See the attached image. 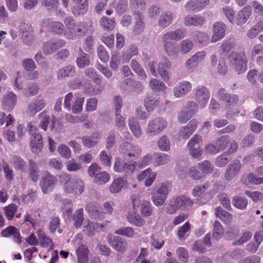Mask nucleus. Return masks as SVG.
<instances>
[{"instance_id": "obj_1", "label": "nucleus", "mask_w": 263, "mask_h": 263, "mask_svg": "<svg viewBox=\"0 0 263 263\" xmlns=\"http://www.w3.org/2000/svg\"><path fill=\"white\" fill-rule=\"evenodd\" d=\"M64 23L66 27L64 33L66 38L69 40L81 39L89 32V26L85 22H75L71 16L66 17Z\"/></svg>"}, {"instance_id": "obj_2", "label": "nucleus", "mask_w": 263, "mask_h": 263, "mask_svg": "<svg viewBox=\"0 0 263 263\" xmlns=\"http://www.w3.org/2000/svg\"><path fill=\"white\" fill-rule=\"evenodd\" d=\"M186 33L185 29L180 28L173 31H168L164 34L163 36L164 48L169 57L175 58L179 51L178 44L170 40H180L185 36Z\"/></svg>"}, {"instance_id": "obj_3", "label": "nucleus", "mask_w": 263, "mask_h": 263, "mask_svg": "<svg viewBox=\"0 0 263 263\" xmlns=\"http://www.w3.org/2000/svg\"><path fill=\"white\" fill-rule=\"evenodd\" d=\"M60 181L63 183L64 191L66 194L81 195L84 190V184L80 179H71L68 173L62 174L59 176Z\"/></svg>"}, {"instance_id": "obj_4", "label": "nucleus", "mask_w": 263, "mask_h": 263, "mask_svg": "<svg viewBox=\"0 0 263 263\" xmlns=\"http://www.w3.org/2000/svg\"><path fill=\"white\" fill-rule=\"evenodd\" d=\"M171 190V184L167 182L156 186L152 193V199L154 204L157 206L163 205Z\"/></svg>"}, {"instance_id": "obj_5", "label": "nucleus", "mask_w": 263, "mask_h": 263, "mask_svg": "<svg viewBox=\"0 0 263 263\" xmlns=\"http://www.w3.org/2000/svg\"><path fill=\"white\" fill-rule=\"evenodd\" d=\"M230 65L238 74L247 69L248 59L245 51L232 52L229 57Z\"/></svg>"}, {"instance_id": "obj_6", "label": "nucleus", "mask_w": 263, "mask_h": 263, "mask_svg": "<svg viewBox=\"0 0 263 263\" xmlns=\"http://www.w3.org/2000/svg\"><path fill=\"white\" fill-rule=\"evenodd\" d=\"M230 143V136H222L217 138L215 144L209 143L205 147V152L209 154H216L224 151Z\"/></svg>"}, {"instance_id": "obj_7", "label": "nucleus", "mask_w": 263, "mask_h": 263, "mask_svg": "<svg viewBox=\"0 0 263 263\" xmlns=\"http://www.w3.org/2000/svg\"><path fill=\"white\" fill-rule=\"evenodd\" d=\"M167 126L165 120L162 118L157 117L149 121L148 123L146 133L149 136H155L164 130Z\"/></svg>"}, {"instance_id": "obj_8", "label": "nucleus", "mask_w": 263, "mask_h": 263, "mask_svg": "<svg viewBox=\"0 0 263 263\" xmlns=\"http://www.w3.org/2000/svg\"><path fill=\"white\" fill-rule=\"evenodd\" d=\"M137 166V163L135 161L125 162L120 158H117L114 162V170L116 172L129 176L134 173Z\"/></svg>"}, {"instance_id": "obj_9", "label": "nucleus", "mask_w": 263, "mask_h": 263, "mask_svg": "<svg viewBox=\"0 0 263 263\" xmlns=\"http://www.w3.org/2000/svg\"><path fill=\"white\" fill-rule=\"evenodd\" d=\"M29 132L31 136L30 146L33 153H37L41 151L43 147L42 136L34 126H30Z\"/></svg>"}, {"instance_id": "obj_10", "label": "nucleus", "mask_w": 263, "mask_h": 263, "mask_svg": "<svg viewBox=\"0 0 263 263\" xmlns=\"http://www.w3.org/2000/svg\"><path fill=\"white\" fill-rule=\"evenodd\" d=\"M195 100L200 108L206 106L210 97L208 88L204 86H198L195 89Z\"/></svg>"}, {"instance_id": "obj_11", "label": "nucleus", "mask_w": 263, "mask_h": 263, "mask_svg": "<svg viewBox=\"0 0 263 263\" xmlns=\"http://www.w3.org/2000/svg\"><path fill=\"white\" fill-rule=\"evenodd\" d=\"M120 151L129 157L137 158L142 150L139 145H135L130 142L122 143L119 148Z\"/></svg>"}, {"instance_id": "obj_12", "label": "nucleus", "mask_w": 263, "mask_h": 263, "mask_svg": "<svg viewBox=\"0 0 263 263\" xmlns=\"http://www.w3.org/2000/svg\"><path fill=\"white\" fill-rule=\"evenodd\" d=\"M20 29L23 42L27 45H31L33 40V31L30 25L25 22H21Z\"/></svg>"}, {"instance_id": "obj_13", "label": "nucleus", "mask_w": 263, "mask_h": 263, "mask_svg": "<svg viewBox=\"0 0 263 263\" xmlns=\"http://www.w3.org/2000/svg\"><path fill=\"white\" fill-rule=\"evenodd\" d=\"M65 42L63 40H53L45 42L43 46V50L45 54H50L63 47Z\"/></svg>"}, {"instance_id": "obj_14", "label": "nucleus", "mask_w": 263, "mask_h": 263, "mask_svg": "<svg viewBox=\"0 0 263 263\" xmlns=\"http://www.w3.org/2000/svg\"><path fill=\"white\" fill-rule=\"evenodd\" d=\"M218 96L220 101L225 104L227 107L233 106L236 105L238 101L237 95L227 93L223 88L219 89L218 92Z\"/></svg>"}, {"instance_id": "obj_15", "label": "nucleus", "mask_w": 263, "mask_h": 263, "mask_svg": "<svg viewBox=\"0 0 263 263\" xmlns=\"http://www.w3.org/2000/svg\"><path fill=\"white\" fill-rule=\"evenodd\" d=\"M85 210L91 218L101 220L104 218V213L102 212L101 207L96 202L88 203L85 207Z\"/></svg>"}, {"instance_id": "obj_16", "label": "nucleus", "mask_w": 263, "mask_h": 263, "mask_svg": "<svg viewBox=\"0 0 263 263\" xmlns=\"http://www.w3.org/2000/svg\"><path fill=\"white\" fill-rule=\"evenodd\" d=\"M192 88L191 83L187 81L179 82L174 88L173 93L177 98H181L189 93Z\"/></svg>"}, {"instance_id": "obj_17", "label": "nucleus", "mask_w": 263, "mask_h": 263, "mask_svg": "<svg viewBox=\"0 0 263 263\" xmlns=\"http://www.w3.org/2000/svg\"><path fill=\"white\" fill-rule=\"evenodd\" d=\"M57 181L55 177L49 173H46L45 176L41 182V187L44 194L51 192L54 188V184Z\"/></svg>"}, {"instance_id": "obj_18", "label": "nucleus", "mask_w": 263, "mask_h": 263, "mask_svg": "<svg viewBox=\"0 0 263 263\" xmlns=\"http://www.w3.org/2000/svg\"><path fill=\"white\" fill-rule=\"evenodd\" d=\"M206 55L204 51L196 52L191 57L185 62V66L188 70L192 69L197 66L199 63L202 62Z\"/></svg>"}, {"instance_id": "obj_19", "label": "nucleus", "mask_w": 263, "mask_h": 263, "mask_svg": "<svg viewBox=\"0 0 263 263\" xmlns=\"http://www.w3.org/2000/svg\"><path fill=\"white\" fill-rule=\"evenodd\" d=\"M241 167V164L239 160H235L230 163L224 174V177L227 180H231L234 178L239 172Z\"/></svg>"}, {"instance_id": "obj_20", "label": "nucleus", "mask_w": 263, "mask_h": 263, "mask_svg": "<svg viewBox=\"0 0 263 263\" xmlns=\"http://www.w3.org/2000/svg\"><path fill=\"white\" fill-rule=\"evenodd\" d=\"M227 27L221 22H217L213 26L214 34L211 38L212 42H216L225 35Z\"/></svg>"}, {"instance_id": "obj_21", "label": "nucleus", "mask_w": 263, "mask_h": 263, "mask_svg": "<svg viewBox=\"0 0 263 263\" xmlns=\"http://www.w3.org/2000/svg\"><path fill=\"white\" fill-rule=\"evenodd\" d=\"M110 246L116 251L119 252L125 251L127 247V242L124 238L118 236H114L110 239Z\"/></svg>"}, {"instance_id": "obj_22", "label": "nucleus", "mask_w": 263, "mask_h": 263, "mask_svg": "<svg viewBox=\"0 0 263 263\" xmlns=\"http://www.w3.org/2000/svg\"><path fill=\"white\" fill-rule=\"evenodd\" d=\"M43 25L46 26L49 31L58 35L62 34L64 31V26L63 24L60 22L46 20L43 22Z\"/></svg>"}, {"instance_id": "obj_23", "label": "nucleus", "mask_w": 263, "mask_h": 263, "mask_svg": "<svg viewBox=\"0 0 263 263\" xmlns=\"http://www.w3.org/2000/svg\"><path fill=\"white\" fill-rule=\"evenodd\" d=\"M16 103V96L10 91L3 98L2 104L5 110L10 111L13 109Z\"/></svg>"}, {"instance_id": "obj_24", "label": "nucleus", "mask_w": 263, "mask_h": 263, "mask_svg": "<svg viewBox=\"0 0 263 263\" xmlns=\"http://www.w3.org/2000/svg\"><path fill=\"white\" fill-rule=\"evenodd\" d=\"M171 66V63L168 59H164L163 61L159 63L158 67V72L161 78L165 82L170 79L168 69Z\"/></svg>"}, {"instance_id": "obj_25", "label": "nucleus", "mask_w": 263, "mask_h": 263, "mask_svg": "<svg viewBox=\"0 0 263 263\" xmlns=\"http://www.w3.org/2000/svg\"><path fill=\"white\" fill-rule=\"evenodd\" d=\"M174 201L176 208L178 209H189L192 207L194 204V202L191 199L184 195L177 196L175 198Z\"/></svg>"}, {"instance_id": "obj_26", "label": "nucleus", "mask_w": 263, "mask_h": 263, "mask_svg": "<svg viewBox=\"0 0 263 263\" xmlns=\"http://www.w3.org/2000/svg\"><path fill=\"white\" fill-rule=\"evenodd\" d=\"M197 121L191 120L185 126L182 127L180 131V136L183 139H188L197 128Z\"/></svg>"}, {"instance_id": "obj_27", "label": "nucleus", "mask_w": 263, "mask_h": 263, "mask_svg": "<svg viewBox=\"0 0 263 263\" xmlns=\"http://www.w3.org/2000/svg\"><path fill=\"white\" fill-rule=\"evenodd\" d=\"M159 103L158 96L154 93H147L144 100V106L148 111L154 109Z\"/></svg>"}, {"instance_id": "obj_28", "label": "nucleus", "mask_w": 263, "mask_h": 263, "mask_svg": "<svg viewBox=\"0 0 263 263\" xmlns=\"http://www.w3.org/2000/svg\"><path fill=\"white\" fill-rule=\"evenodd\" d=\"M205 20L203 16L197 15H186L183 20L184 24L186 26H201L205 23Z\"/></svg>"}, {"instance_id": "obj_29", "label": "nucleus", "mask_w": 263, "mask_h": 263, "mask_svg": "<svg viewBox=\"0 0 263 263\" xmlns=\"http://www.w3.org/2000/svg\"><path fill=\"white\" fill-rule=\"evenodd\" d=\"M75 68L73 65H67L60 69L58 72V79L63 80L68 77H73L75 73Z\"/></svg>"}, {"instance_id": "obj_30", "label": "nucleus", "mask_w": 263, "mask_h": 263, "mask_svg": "<svg viewBox=\"0 0 263 263\" xmlns=\"http://www.w3.org/2000/svg\"><path fill=\"white\" fill-rule=\"evenodd\" d=\"M89 250L85 245L79 246L77 251L76 254L78 257V263H86L88 259Z\"/></svg>"}, {"instance_id": "obj_31", "label": "nucleus", "mask_w": 263, "mask_h": 263, "mask_svg": "<svg viewBox=\"0 0 263 263\" xmlns=\"http://www.w3.org/2000/svg\"><path fill=\"white\" fill-rule=\"evenodd\" d=\"M29 176L31 180L36 182L39 177V170L37 163L32 159L29 160Z\"/></svg>"}, {"instance_id": "obj_32", "label": "nucleus", "mask_w": 263, "mask_h": 263, "mask_svg": "<svg viewBox=\"0 0 263 263\" xmlns=\"http://www.w3.org/2000/svg\"><path fill=\"white\" fill-rule=\"evenodd\" d=\"M251 14V7L246 6L239 13L236 18L237 24L238 25L245 24Z\"/></svg>"}, {"instance_id": "obj_33", "label": "nucleus", "mask_w": 263, "mask_h": 263, "mask_svg": "<svg viewBox=\"0 0 263 263\" xmlns=\"http://www.w3.org/2000/svg\"><path fill=\"white\" fill-rule=\"evenodd\" d=\"M173 18L174 15L171 11L164 12L159 17L158 25L161 28H165L172 23Z\"/></svg>"}, {"instance_id": "obj_34", "label": "nucleus", "mask_w": 263, "mask_h": 263, "mask_svg": "<svg viewBox=\"0 0 263 263\" xmlns=\"http://www.w3.org/2000/svg\"><path fill=\"white\" fill-rule=\"evenodd\" d=\"M134 15L136 22L134 27L133 32L135 34L141 33L144 29V24L143 23V16L139 11L134 12Z\"/></svg>"}, {"instance_id": "obj_35", "label": "nucleus", "mask_w": 263, "mask_h": 263, "mask_svg": "<svg viewBox=\"0 0 263 263\" xmlns=\"http://www.w3.org/2000/svg\"><path fill=\"white\" fill-rule=\"evenodd\" d=\"M37 235L40 241L41 246L44 248L50 247L51 249H53L54 244L51 239L47 236L43 230L40 229L37 232Z\"/></svg>"}, {"instance_id": "obj_36", "label": "nucleus", "mask_w": 263, "mask_h": 263, "mask_svg": "<svg viewBox=\"0 0 263 263\" xmlns=\"http://www.w3.org/2000/svg\"><path fill=\"white\" fill-rule=\"evenodd\" d=\"M77 66L80 68H84L90 64L89 56L80 48L79 51L78 57L76 60Z\"/></svg>"}, {"instance_id": "obj_37", "label": "nucleus", "mask_w": 263, "mask_h": 263, "mask_svg": "<svg viewBox=\"0 0 263 263\" xmlns=\"http://www.w3.org/2000/svg\"><path fill=\"white\" fill-rule=\"evenodd\" d=\"M45 101L43 99H37L28 105V111L32 114H35L41 110L45 106Z\"/></svg>"}, {"instance_id": "obj_38", "label": "nucleus", "mask_w": 263, "mask_h": 263, "mask_svg": "<svg viewBox=\"0 0 263 263\" xmlns=\"http://www.w3.org/2000/svg\"><path fill=\"white\" fill-rule=\"evenodd\" d=\"M216 216L221 219L225 223H229L232 221V215L228 212L224 210L221 206L215 209Z\"/></svg>"}, {"instance_id": "obj_39", "label": "nucleus", "mask_w": 263, "mask_h": 263, "mask_svg": "<svg viewBox=\"0 0 263 263\" xmlns=\"http://www.w3.org/2000/svg\"><path fill=\"white\" fill-rule=\"evenodd\" d=\"M127 220L130 224L139 227L143 226L145 223L144 219L135 212L128 213Z\"/></svg>"}, {"instance_id": "obj_40", "label": "nucleus", "mask_w": 263, "mask_h": 263, "mask_svg": "<svg viewBox=\"0 0 263 263\" xmlns=\"http://www.w3.org/2000/svg\"><path fill=\"white\" fill-rule=\"evenodd\" d=\"M128 125L134 135L137 138H140L141 136L142 132L138 121L134 117H130L128 119Z\"/></svg>"}, {"instance_id": "obj_41", "label": "nucleus", "mask_w": 263, "mask_h": 263, "mask_svg": "<svg viewBox=\"0 0 263 263\" xmlns=\"http://www.w3.org/2000/svg\"><path fill=\"white\" fill-rule=\"evenodd\" d=\"M103 228L102 224H99L97 222H89L85 226L83 229L84 233L88 236H92L94 235L95 232L98 230H101Z\"/></svg>"}, {"instance_id": "obj_42", "label": "nucleus", "mask_w": 263, "mask_h": 263, "mask_svg": "<svg viewBox=\"0 0 263 263\" xmlns=\"http://www.w3.org/2000/svg\"><path fill=\"white\" fill-rule=\"evenodd\" d=\"M88 9V2L87 0H85L82 4L73 7L72 8V13L76 16L83 15L87 12Z\"/></svg>"}, {"instance_id": "obj_43", "label": "nucleus", "mask_w": 263, "mask_h": 263, "mask_svg": "<svg viewBox=\"0 0 263 263\" xmlns=\"http://www.w3.org/2000/svg\"><path fill=\"white\" fill-rule=\"evenodd\" d=\"M232 203L237 209L244 210L248 205V200L245 196H236L232 199Z\"/></svg>"}, {"instance_id": "obj_44", "label": "nucleus", "mask_w": 263, "mask_h": 263, "mask_svg": "<svg viewBox=\"0 0 263 263\" xmlns=\"http://www.w3.org/2000/svg\"><path fill=\"white\" fill-rule=\"evenodd\" d=\"M126 181L123 178L120 177L115 179L109 186V190L112 193L119 192L125 185Z\"/></svg>"}, {"instance_id": "obj_45", "label": "nucleus", "mask_w": 263, "mask_h": 263, "mask_svg": "<svg viewBox=\"0 0 263 263\" xmlns=\"http://www.w3.org/2000/svg\"><path fill=\"white\" fill-rule=\"evenodd\" d=\"M100 25L104 30L110 31L115 28V21L114 18L110 19L103 16L100 21Z\"/></svg>"}, {"instance_id": "obj_46", "label": "nucleus", "mask_w": 263, "mask_h": 263, "mask_svg": "<svg viewBox=\"0 0 263 263\" xmlns=\"http://www.w3.org/2000/svg\"><path fill=\"white\" fill-rule=\"evenodd\" d=\"M13 165L16 170L22 172H26L27 171V164L20 156H14L13 157Z\"/></svg>"}, {"instance_id": "obj_47", "label": "nucleus", "mask_w": 263, "mask_h": 263, "mask_svg": "<svg viewBox=\"0 0 263 263\" xmlns=\"http://www.w3.org/2000/svg\"><path fill=\"white\" fill-rule=\"evenodd\" d=\"M73 221V226L79 228L82 226L84 221L83 209L82 208L78 209L74 213L72 216Z\"/></svg>"}, {"instance_id": "obj_48", "label": "nucleus", "mask_w": 263, "mask_h": 263, "mask_svg": "<svg viewBox=\"0 0 263 263\" xmlns=\"http://www.w3.org/2000/svg\"><path fill=\"white\" fill-rule=\"evenodd\" d=\"M198 168L203 175L210 174L212 173L214 166L210 161L204 160L198 164Z\"/></svg>"}, {"instance_id": "obj_49", "label": "nucleus", "mask_w": 263, "mask_h": 263, "mask_svg": "<svg viewBox=\"0 0 263 263\" xmlns=\"http://www.w3.org/2000/svg\"><path fill=\"white\" fill-rule=\"evenodd\" d=\"M130 67L141 79H146V74L137 61L134 59L132 60L130 63Z\"/></svg>"}, {"instance_id": "obj_50", "label": "nucleus", "mask_w": 263, "mask_h": 263, "mask_svg": "<svg viewBox=\"0 0 263 263\" xmlns=\"http://www.w3.org/2000/svg\"><path fill=\"white\" fill-rule=\"evenodd\" d=\"M140 212L144 217L151 216L153 212V208L151 203L146 200L143 201L141 203Z\"/></svg>"}, {"instance_id": "obj_51", "label": "nucleus", "mask_w": 263, "mask_h": 263, "mask_svg": "<svg viewBox=\"0 0 263 263\" xmlns=\"http://www.w3.org/2000/svg\"><path fill=\"white\" fill-rule=\"evenodd\" d=\"M224 233V229L219 221L216 220L214 222L213 230V237L216 240L221 238Z\"/></svg>"}, {"instance_id": "obj_52", "label": "nucleus", "mask_w": 263, "mask_h": 263, "mask_svg": "<svg viewBox=\"0 0 263 263\" xmlns=\"http://www.w3.org/2000/svg\"><path fill=\"white\" fill-rule=\"evenodd\" d=\"M110 179L109 175L106 172H101L96 174L94 182L98 185H101L107 183Z\"/></svg>"}, {"instance_id": "obj_53", "label": "nucleus", "mask_w": 263, "mask_h": 263, "mask_svg": "<svg viewBox=\"0 0 263 263\" xmlns=\"http://www.w3.org/2000/svg\"><path fill=\"white\" fill-rule=\"evenodd\" d=\"M116 234L122 235L128 238L133 237L135 232L134 229L129 227H125L119 228L115 231Z\"/></svg>"}, {"instance_id": "obj_54", "label": "nucleus", "mask_w": 263, "mask_h": 263, "mask_svg": "<svg viewBox=\"0 0 263 263\" xmlns=\"http://www.w3.org/2000/svg\"><path fill=\"white\" fill-rule=\"evenodd\" d=\"M39 90V87L36 83H33L29 84L23 90L24 95L27 97L36 95Z\"/></svg>"}, {"instance_id": "obj_55", "label": "nucleus", "mask_w": 263, "mask_h": 263, "mask_svg": "<svg viewBox=\"0 0 263 263\" xmlns=\"http://www.w3.org/2000/svg\"><path fill=\"white\" fill-rule=\"evenodd\" d=\"M149 86L151 88L155 91H161L166 88L165 84L160 81L153 79L149 82Z\"/></svg>"}, {"instance_id": "obj_56", "label": "nucleus", "mask_w": 263, "mask_h": 263, "mask_svg": "<svg viewBox=\"0 0 263 263\" xmlns=\"http://www.w3.org/2000/svg\"><path fill=\"white\" fill-rule=\"evenodd\" d=\"M86 75L91 78L97 85H100L102 82L101 77L92 68H87L85 71Z\"/></svg>"}, {"instance_id": "obj_57", "label": "nucleus", "mask_w": 263, "mask_h": 263, "mask_svg": "<svg viewBox=\"0 0 263 263\" xmlns=\"http://www.w3.org/2000/svg\"><path fill=\"white\" fill-rule=\"evenodd\" d=\"M17 208L15 204H10L5 208V215L8 220H11L13 218Z\"/></svg>"}, {"instance_id": "obj_58", "label": "nucleus", "mask_w": 263, "mask_h": 263, "mask_svg": "<svg viewBox=\"0 0 263 263\" xmlns=\"http://www.w3.org/2000/svg\"><path fill=\"white\" fill-rule=\"evenodd\" d=\"M201 6H198L196 0H191L187 2L184 7L187 12H196L202 10Z\"/></svg>"}, {"instance_id": "obj_59", "label": "nucleus", "mask_w": 263, "mask_h": 263, "mask_svg": "<svg viewBox=\"0 0 263 263\" xmlns=\"http://www.w3.org/2000/svg\"><path fill=\"white\" fill-rule=\"evenodd\" d=\"M159 149L162 151H168L170 149V141L166 136H162L158 141Z\"/></svg>"}, {"instance_id": "obj_60", "label": "nucleus", "mask_w": 263, "mask_h": 263, "mask_svg": "<svg viewBox=\"0 0 263 263\" xmlns=\"http://www.w3.org/2000/svg\"><path fill=\"white\" fill-rule=\"evenodd\" d=\"M209 187V183H206L203 185H196L194 186L192 191L193 195L196 197H200Z\"/></svg>"}, {"instance_id": "obj_61", "label": "nucleus", "mask_w": 263, "mask_h": 263, "mask_svg": "<svg viewBox=\"0 0 263 263\" xmlns=\"http://www.w3.org/2000/svg\"><path fill=\"white\" fill-rule=\"evenodd\" d=\"M229 154L228 152H224L219 156L216 160L215 164L218 167H223L227 164L230 161L228 158Z\"/></svg>"}, {"instance_id": "obj_62", "label": "nucleus", "mask_w": 263, "mask_h": 263, "mask_svg": "<svg viewBox=\"0 0 263 263\" xmlns=\"http://www.w3.org/2000/svg\"><path fill=\"white\" fill-rule=\"evenodd\" d=\"M39 118L41 119L40 127L44 131H46L48 125L50 121V117L47 115V112L45 111L40 113L39 115Z\"/></svg>"}, {"instance_id": "obj_63", "label": "nucleus", "mask_w": 263, "mask_h": 263, "mask_svg": "<svg viewBox=\"0 0 263 263\" xmlns=\"http://www.w3.org/2000/svg\"><path fill=\"white\" fill-rule=\"evenodd\" d=\"M156 162L159 165H163L167 163L171 160L170 156L165 153H158L155 155Z\"/></svg>"}, {"instance_id": "obj_64", "label": "nucleus", "mask_w": 263, "mask_h": 263, "mask_svg": "<svg viewBox=\"0 0 263 263\" xmlns=\"http://www.w3.org/2000/svg\"><path fill=\"white\" fill-rule=\"evenodd\" d=\"M180 52L183 54L189 52L193 47L192 42L189 40H185L180 43Z\"/></svg>"}]
</instances>
